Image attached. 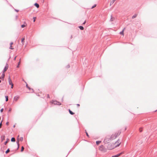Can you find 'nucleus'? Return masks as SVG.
<instances>
[{
	"instance_id": "12",
	"label": "nucleus",
	"mask_w": 157,
	"mask_h": 157,
	"mask_svg": "<svg viewBox=\"0 0 157 157\" xmlns=\"http://www.w3.org/2000/svg\"><path fill=\"white\" fill-rule=\"evenodd\" d=\"M19 140H17V143L18 146L17 149H18L19 147Z\"/></svg>"
},
{
	"instance_id": "20",
	"label": "nucleus",
	"mask_w": 157,
	"mask_h": 157,
	"mask_svg": "<svg viewBox=\"0 0 157 157\" xmlns=\"http://www.w3.org/2000/svg\"><path fill=\"white\" fill-rule=\"evenodd\" d=\"M20 63H21V59H20V61L18 62V65L17 66V68L19 67V65L20 64Z\"/></svg>"
},
{
	"instance_id": "36",
	"label": "nucleus",
	"mask_w": 157,
	"mask_h": 157,
	"mask_svg": "<svg viewBox=\"0 0 157 157\" xmlns=\"http://www.w3.org/2000/svg\"><path fill=\"white\" fill-rule=\"evenodd\" d=\"M11 111V109L10 108L9 110V111L10 112Z\"/></svg>"
},
{
	"instance_id": "13",
	"label": "nucleus",
	"mask_w": 157,
	"mask_h": 157,
	"mask_svg": "<svg viewBox=\"0 0 157 157\" xmlns=\"http://www.w3.org/2000/svg\"><path fill=\"white\" fill-rule=\"evenodd\" d=\"M121 154V153L118 154L117 155L113 156H112V157H118Z\"/></svg>"
},
{
	"instance_id": "38",
	"label": "nucleus",
	"mask_w": 157,
	"mask_h": 157,
	"mask_svg": "<svg viewBox=\"0 0 157 157\" xmlns=\"http://www.w3.org/2000/svg\"><path fill=\"white\" fill-rule=\"evenodd\" d=\"M9 124V122H7L6 123V124L7 125H8Z\"/></svg>"
},
{
	"instance_id": "6",
	"label": "nucleus",
	"mask_w": 157,
	"mask_h": 157,
	"mask_svg": "<svg viewBox=\"0 0 157 157\" xmlns=\"http://www.w3.org/2000/svg\"><path fill=\"white\" fill-rule=\"evenodd\" d=\"M50 103L52 104H54L60 105L61 104L58 102L57 101L55 100H53L50 102Z\"/></svg>"
},
{
	"instance_id": "3",
	"label": "nucleus",
	"mask_w": 157,
	"mask_h": 157,
	"mask_svg": "<svg viewBox=\"0 0 157 157\" xmlns=\"http://www.w3.org/2000/svg\"><path fill=\"white\" fill-rule=\"evenodd\" d=\"M115 148L113 144H109L107 146V149L108 150H111Z\"/></svg>"
},
{
	"instance_id": "14",
	"label": "nucleus",
	"mask_w": 157,
	"mask_h": 157,
	"mask_svg": "<svg viewBox=\"0 0 157 157\" xmlns=\"http://www.w3.org/2000/svg\"><path fill=\"white\" fill-rule=\"evenodd\" d=\"M34 5L38 8L39 7V4L37 3H35L34 4Z\"/></svg>"
},
{
	"instance_id": "31",
	"label": "nucleus",
	"mask_w": 157,
	"mask_h": 157,
	"mask_svg": "<svg viewBox=\"0 0 157 157\" xmlns=\"http://www.w3.org/2000/svg\"><path fill=\"white\" fill-rule=\"evenodd\" d=\"M36 17H33V19H34L33 21L34 22L35 21V19H36Z\"/></svg>"
},
{
	"instance_id": "29",
	"label": "nucleus",
	"mask_w": 157,
	"mask_h": 157,
	"mask_svg": "<svg viewBox=\"0 0 157 157\" xmlns=\"http://www.w3.org/2000/svg\"><path fill=\"white\" fill-rule=\"evenodd\" d=\"M10 48L11 49H14L13 48H12V45H10Z\"/></svg>"
},
{
	"instance_id": "19",
	"label": "nucleus",
	"mask_w": 157,
	"mask_h": 157,
	"mask_svg": "<svg viewBox=\"0 0 157 157\" xmlns=\"http://www.w3.org/2000/svg\"><path fill=\"white\" fill-rule=\"evenodd\" d=\"M101 141H97L96 142V144L97 145H98L100 143H101Z\"/></svg>"
},
{
	"instance_id": "39",
	"label": "nucleus",
	"mask_w": 157,
	"mask_h": 157,
	"mask_svg": "<svg viewBox=\"0 0 157 157\" xmlns=\"http://www.w3.org/2000/svg\"><path fill=\"white\" fill-rule=\"evenodd\" d=\"M86 23V21H85L83 23V25H84Z\"/></svg>"
},
{
	"instance_id": "34",
	"label": "nucleus",
	"mask_w": 157,
	"mask_h": 157,
	"mask_svg": "<svg viewBox=\"0 0 157 157\" xmlns=\"http://www.w3.org/2000/svg\"><path fill=\"white\" fill-rule=\"evenodd\" d=\"M11 88H12V89L13 88V84H12V85H11Z\"/></svg>"
},
{
	"instance_id": "40",
	"label": "nucleus",
	"mask_w": 157,
	"mask_h": 157,
	"mask_svg": "<svg viewBox=\"0 0 157 157\" xmlns=\"http://www.w3.org/2000/svg\"><path fill=\"white\" fill-rule=\"evenodd\" d=\"M13 44V42H11L10 44V45H12Z\"/></svg>"
},
{
	"instance_id": "15",
	"label": "nucleus",
	"mask_w": 157,
	"mask_h": 157,
	"mask_svg": "<svg viewBox=\"0 0 157 157\" xmlns=\"http://www.w3.org/2000/svg\"><path fill=\"white\" fill-rule=\"evenodd\" d=\"M116 0H112V1L110 2V5H111L113 4Z\"/></svg>"
},
{
	"instance_id": "28",
	"label": "nucleus",
	"mask_w": 157,
	"mask_h": 157,
	"mask_svg": "<svg viewBox=\"0 0 157 157\" xmlns=\"http://www.w3.org/2000/svg\"><path fill=\"white\" fill-rule=\"evenodd\" d=\"M9 140H8H8H7V141H6V142L5 143V145H6V144H7V143H8V141Z\"/></svg>"
},
{
	"instance_id": "10",
	"label": "nucleus",
	"mask_w": 157,
	"mask_h": 157,
	"mask_svg": "<svg viewBox=\"0 0 157 157\" xmlns=\"http://www.w3.org/2000/svg\"><path fill=\"white\" fill-rule=\"evenodd\" d=\"M19 98V96H15L14 97V100L16 101H17Z\"/></svg>"
},
{
	"instance_id": "21",
	"label": "nucleus",
	"mask_w": 157,
	"mask_h": 157,
	"mask_svg": "<svg viewBox=\"0 0 157 157\" xmlns=\"http://www.w3.org/2000/svg\"><path fill=\"white\" fill-rule=\"evenodd\" d=\"M137 15L136 14H134L132 17V18H134L136 17Z\"/></svg>"
},
{
	"instance_id": "25",
	"label": "nucleus",
	"mask_w": 157,
	"mask_h": 157,
	"mask_svg": "<svg viewBox=\"0 0 157 157\" xmlns=\"http://www.w3.org/2000/svg\"><path fill=\"white\" fill-rule=\"evenodd\" d=\"M26 26V25H21V27L22 28H24Z\"/></svg>"
},
{
	"instance_id": "30",
	"label": "nucleus",
	"mask_w": 157,
	"mask_h": 157,
	"mask_svg": "<svg viewBox=\"0 0 157 157\" xmlns=\"http://www.w3.org/2000/svg\"><path fill=\"white\" fill-rule=\"evenodd\" d=\"M86 136H87L88 137H89V136L88 134V133H87V132H86Z\"/></svg>"
},
{
	"instance_id": "2",
	"label": "nucleus",
	"mask_w": 157,
	"mask_h": 157,
	"mask_svg": "<svg viewBox=\"0 0 157 157\" xmlns=\"http://www.w3.org/2000/svg\"><path fill=\"white\" fill-rule=\"evenodd\" d=\"M107 149L103 145H101L99 147V150L103 152H106L107 151Z\"/></svg>"
},
{
	"instance_id": "5",
	"label": "nucleus",
	"mask_w": 157,
	"mask_h": 157,
	"mask_svg": "<svg viewBox=\"0 0 157 157\" xmlns=\"http://www.w3.org/2000/svg\"><path fill=\"white\" fill-rule=\"evenodd\" d=\"M152 108L155 111H157V102L153 104Z\"/></svg>"
},
{
	"instance_id": "27",
	"label": "nucleus",
	"mask_w": 157,
	"mask_h": 157,
	"mask_svg": "<svg viewBox=\"0 0 157 157\" xmlns=\"http://www.w3.org/2000/svg\"><path fill=\"white\" fill-rule=\"evenodd\" d=\"M4 72H3V74L2 75V78H3L4 76H5V74L4 73Z\"/></svg>"
},
{
	"instance_id": "11",
	"label": "nucleus",
	"mask_w": 157,
	"mask_h": 157,
	"mask_svg": "<svg viewBox=\"0 0 157 157\" xmlns=\"http://www.w3.org/2000/svg\"><path fill=\"white\" fill-rule=\"evenodd\" d=\"M125 29V28H124L123 29V30L122 31L120 32V34L124 36V30Z\"/></svg>"
},
{
	"instance_id": "1",
	"label": "nucleus",
	"mask_w": 157,
	"mask_h": 157,
	"mask_svg": "<svg viewBox=\"0 0 157 157\" xmlns=\"http://www.w3.org/2000/svg\"><path fill=\"white\" fill-rule=\"evenodd\" d=\"M119 135V134L117 132L113 133L111 135H107L105 136L104 142L105 144L108 143L116 139Z\"/></svg>"
},
{
	"instance_id": "44",
	"label": "nucleus",
	"mask_w": 157,
	"mask_h": 157,
	"mask_svg": "<svg viewBox=\"0 0 157 157\" xmlns=\"http://www.w3.org/2000/svg\"><path fill=\"white\" fill-rule=\"evenodd\" d=\"M28 89H30L29 87H28Z\"/></svg>"
},
{
	"instance_id": "9",
	"label": "nucleus",
	"mask_w": 157,
	"mask_h": 157,
	"mask_svg": "<svg viewBox=\"0 0 157 157\" xmlns=\"http://www.w3.org/2000/svg\"><path fill=\"white\" fill-rule=\"evenodd\" d=\"M25 40V37H24L21 39V42L22 45H23L24 44Z\"/></svg>"
},
{
	"instance_id": "43",
	"label": "nucleus",
	"mask_w": 157,
	"mask_h": 157,
	"mask_svg": "<svg viewBox=\"0 0 157 157\" xmlns=\"http://www.w3.org/2000/svg\"><path fill=\"white\" fill-rule=\"evenodd\" d=\"M16 57H17L16 56L14 58V60H16Z\"/></svg>"
},
{
	"instance_id": "4",
	"label": "nucleus",
	"mask_w": 157,
	"mask_h": 157,
	"mask_svg": "<svg viewBox=\"0 0 157 157\" xmlns=\"http://www.w3.org/2000/svg\"><path fill=\"white\" fill-rule=\"evenodd\" d=\"M121 144V142L120 140H118L115 143L113 144L114 146L115 147V148L118 147L120 146Z\"/></svg>"
},
{
	"instance_id": "37",
	"label": "nucleus",
	"mask_w": 157,
	"mask_h": 157,
	"mask_svg": "<svg viewBox=\"0 0 157 157\" xmlns=\"http://www.w3.org/2000/svg\"><path fill=\"white\" fill-rule=\"evenodd\" d=\"M140 132H141L142 131V128H140Z\"/></svg>"
},
{
	"instance_id": "32",
	"label": "nucleus",
	"mask_w": 157,
	"mask_h": 157,
	"mask_svg": "<svg viewBox=\"0 0 157 157\" xmlns=\"http://www.w3.org/2000/svg\"><path fill=\"white\" fill-rule=\"evenodd\" d=\"M2 121L0 123V128L1 127V126L2 125Z\"/></svg>"
},
{
	"instance_id": "24",
	"label": "nucleus",
	"mask_w": 157,
	"mask_h": 157,
	"mask_svg": "<svg viewBox=\"0 0 157 157\" xmlns=\"http://www.w3.org/2000/svg\"><path fill=\"white\" fill-rule=\"evenodd\" d=\"M24 147L23 146H22L21 147V151L22 152L24 151Z\"/></svg>"
},
{
	"instance_id": "41",
	"label": "nucleus",
	"mask_w": 157,
	"mask_h": 157,
	"mask_svg": "<svg viewBox=\"0 0 157 157\" xmlns=\"http://www.w3.org/2000/svg\"><path fill=\"white\" fill-rule=\"evenodd\" d=\"M77 105V106L78 107H79L80 106V105H79V104H78Z\"/></svg>"
},
{
	"instance_id": "45",
	"label": "nucleus",
	"mask_w": 157,
	"mask_h": 157,
	"mask_svg": "<svg viewBox=\"0 0 157 157\" xmlns=\"http://www.w3.org/2000/svg\"><path fill=\"white\" fill-rule=\"evenodd\" d=\"M1 82V81L0 80V83Z\"/></svg>"
},
{
	"instance_id": "7",
	"label": "nucleus",
	"mask_w": 157,
	"mask_h": 157,
	"mask_svg": "<svg viewBox=\"0 0 157 157\" xmlns=\"http://www.w3.org/2000/svg\"><path fill=\"white\" fill-rule=\"evenodd\" d=\"M8 80H9V84L10 85H11L12 84H13V82H12V81L11 79H10V77H9V78H8Z\"/></svg>"
},
{
	"instance_id": "33",
	"label": "nucleus",
	"mask_w": 157,
	"mask_h": 157,
	"mask_svg": "<svg viewBox=\"0 0 157 157\" xmlns=\"http://www.w3.org/2000/svg\"><path fill=\"white\" fill-rule=\"evenodd\" d=\"M3 111V108L1 109V110H0V111L1 112H2Z\"/></svg>"
},
{
	"instance_id": "35",
	"label": "nucleus",
	"mask_w": 157,
	"mask_h": 157,
	"mask_svg": "<svg viewBox=\"0 0 157 157\" xmlns=\"http://www.w3.org/2000/svg\"><path fill=\"white\" fill-rule=\"evenodd\" d=\"M47 97L48 98H50V96H49V94H47Z\"/></svg>"
},
{
	"instance_id": "16",
	"label": "nucleus",
	"mask_w": 157,
	"mask_h": 157,
	"mask_svg": "<svg viewBox=\"0 0 157 157\" xmlns=\"http://www.w3.org/2000/svg\"><path fill=\"white\" fill-rule=\"evenodd\" d=\"M69 111L70 114L71 115H73L74 114V113L71 111L70 109H69Z\"/></svg>"
},
{
	"instance_id": "18",
	"label": "nucleus",
	"mask_w": 157,
	"mask_h": 157,
	"mask_svg": "<svg viewBox=\"0 0 157 157\" xmlns=\"http://www.w3.org/2000/svg\"><path fill=\"white\" fill-rule=\"evenodd\" d=\"M79 28L81 30H83L84 29L83 27L82 26H80L79 27Z\"/></svg>"
},
{
	"instance_id": "8",
	"label": "nucleus",
	"mask_w": 157,
	"mask_h": 157,
	"mask_svg": "<svg viewBox=\"0 0 157 157\" xmlns=\"http://www.w3.org/2000/svg\"><path fill=\"white\" fill-rule=\"evenodd\" d=\"M8 68V65L7 64H6V67L4 68V72H5L6 71Z\"/></svg>"
},
{
	"instance_id": "23",
	"label": "nucleus",
	"mask_w": 157,
	"mask_h": 157,
	"mask_svg": "<svg viewBox=\"0 0 157 157\" xmlns=\"http://www.w3.org/2000/svg\"><path fill=\"white\" fill-rule=\"evenodd\" d=\"M5 98H6V101H7L8 100V96H6Z\"/></svg>"
},
{
	"instance_id": "17",
	"label": "nucleus",
	"mask_w": 157,
	"mask_h": 157,
	"mask_svg": "<svg viewBox=\"0 0 157 157\" xmlns=\"http://www.w3.org/2000/svg\"><path fill=\"white\" fill-rule=\"evenodd\" d=\"M11 141L12 142H15V139L14 138H12L11 139Z\"/></svg>"
},
{
	"instance_id": "22",
	"label": "nucleus",
	"mask_w": 157,
	"mask_h": 157,
	"mask_svg": "<svg viewBox=\"0 0 157 157\" xmlns=\"http://www.w3.org/2000/svg\"><path fill=\"white\" fill-rule=\"evenodd\" d=\"M10 151V150L9 149H8L6 151V154L8 153V152H9Z\"/></svg>"
},
{
	"instance_id": "26",
	"label": "nucleus",
	"mask_w": 157,
	"mask_h": 157,
	"mask_svg": "<svg viewBox=\"0 0 157 157\" xmlns=\"http://www.w3.org/2000/svg\"><path fill=\"white\" fill-rule=\"evenodd\" d=\"M96 6V4H95L94 5V6H93L92 7H91V9H93Z\"/></svg>"
},
{
	"instance_id": "42",
	"label": "nucleus",
	"mask_w": 157,
	"mask_h": 157,
	"mask_svg": "<svg viewBox=\"0 0 157 157\" xmlns=\"http://www.w3.org/2000/svg\"><path fill=\"white\" fill-rule=\"evenodd\" d=\"M23 140V138L22 137L21 138H20V140Z\"/></svg>"
}]
</instances>
